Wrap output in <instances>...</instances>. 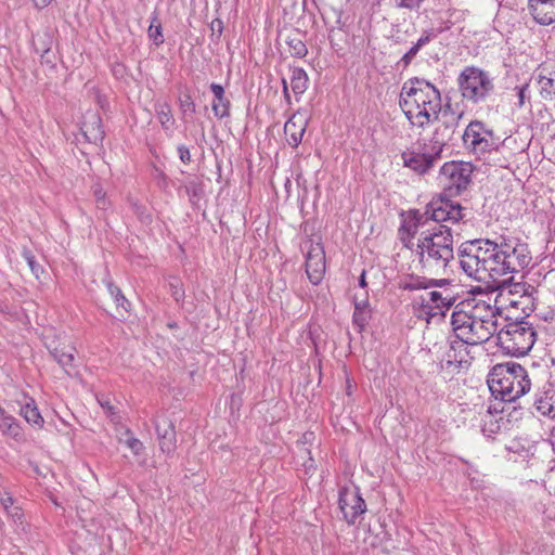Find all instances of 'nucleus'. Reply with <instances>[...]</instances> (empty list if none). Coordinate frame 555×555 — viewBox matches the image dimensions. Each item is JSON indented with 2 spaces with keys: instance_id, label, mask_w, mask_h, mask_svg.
Returning <instances> with one entry per match:
<instances>
[{
  "instance_id": "f03ea898",
  "label": "nucleus",
  "mask_w": 555,
  "mask_h": 555,
  "mask_svg": "<svg viewBox=\"0 0 555 555\" xmlns=\"http://www.w3.org/2000/svg\"><path fill=\"white\" fill-rule=\"evenodd\" d=\"M399 105L412 126L425 128L441 112L440 91L424 78L414 77L404 82Z\"/></svg>"
},
{
  "instance_id": "6ab92c4d",
  "label": "nucleus",
  "mask_w": 555,
  "mask_h": 555,
  "mask_svg": "<svg viewBox=\"0 0 555 555\" xmlns=\"http://www.w3.org/2000/svg\"><path fill=\"white\" fill-rule=\"evenodd\" d=\"M529 11L534 21L541 25L555 22V0H528Z\"/></svg>"
},
{
  "instance_id": "c03bdc74",
  "label": "nucleus",
  "mask_w": 555,
  "mask_h": 555,
  "mask_svg": "<svg viewBox=\"0 0 555 555\" xmlns=\"http://www.w3.org/2000/svg\"><path fill=\"white\" fill-rule=\"evenodd\" d=\"M23 255L29 266L30 271L38 279L40 273L43 271L42 267L36 262L35 256L29 250H24Z\"/></svg>"
},
{
  "instance_id": "49530a36",
  "label": "nucleus",
  "mask_w": 555,
  "mask_h": 555,
  "mask_svg": "<svg viewBox=\"0 0 555 555\" xmlns=\"http://www.w3.org/2000/svg\"><path fill=\"white\" fill-rule=\"evenodd\" d=\"M93 195H94L98 208L103 209V210L106 209L107 201L105 198V192L102 190L101 186L95 185L93 188Z\"/></svg>"
},
{
  "instance_id": "a18cd8bd",
  "label": "nucleus",
  "mask_w": 555,
  "mask_h": 555,
  "mask_svg": "<svg viewBox=\"0 0 555 555\" xmlns=\"http://www.w3.org/2000/svg\"><path fill=\"white\" fill-rule=\"evenodd\" d=\"M149 36L154 41L155 44H160L164 42V37L162 34V25L158 23L157 25L154 22L151 23L149 28Z\"/></svg>"
},
{
  "instance_id": "5fc2aeb1",
  "label": "nucleus",
  "mask_w": 555,
  "mask_h": 555,
  "mask_svg": "<svg viewBox=\"0 0 555 555\" xmlns=\"http://www.w3.org/2000/svg\"><path fill=\"white\" fill-rule=\"evenodd\" d=\"M188 195L191 197V201L193 198L198 197L201 193V188L196 183H190L185 186Z\"/></svg>"
},
{
  "instance_id": "0eeeda50",
  "label": "nucleus",
  "mask_w": 555,
  "mask_h": 555,
  "mask_svg": "<svg viewBox=\"0 0 555 555\" xmlns=\"http://www.w3.org/2000/svg\"><path fill=\"white\" fill-rule=\"evenodd\" d=\"M457 87L463 100L479 104L493 93L494 83L490 74L477 66H466L457 77Z\"/></svg>"
},
{
  "instance_id": "e433bc0d",
  "label": "nucleus",
  "mask_w": 555,
  "mask_h": 555,
  "mask_svg": "<svg viewBox=\"0 0 555 555\" xmlns=\"http://www.w3.org/2000/svg\"><path fill=\"white\" fill-rule=\"evenodd\" d=\"M157 118L165 130L172 127L175 119L171 114V108L167 103H157L155 105Z\"/></svg>"
},
{
  "instance_id": "bb28decb",
  "label": "nucleus",
  "mask_w": 555,
  "mask_h": 555,
  "mask_svg": "<svg viewBox=\"0 0 555 555\" xmlns=\"http://www.w3.org/2000/svg\"><path fill=\"white\" fill-rule=\"evenodd\" d=\"M0 430L3 435L15 439L16 441L22 440L23 433L18 422L0 410Z\"/></svg>"
},
{
  "instance_id": "58836bf2",
  "label": "nucleus",
  "mask_w": 555,
  "mask_h": 555,
  "mask_svg": "<svg viewBox=\"0 0 555 555\" xmlns=\"http://www.w3.org/2000/svg\"><path fill=\"white\" fill-rule=\"evenodd\" d=\"M124 437L119 438V442L125 443L127 448L133 453V455H140L144 450V444L141 440L135 438L130 429H126L124 433Z\"/></svg>"
},
{
  "instance_id": "a211bd4d",
  "label": "nucleus",
  "mask_w": 555,
  "mask_h": 555,
  "mask_svg": "<svg viewBox=\"0 0 555 555\" xmlns=\"http://www.w3.org/2000/svg\"><path fill=\"white\" fill-rule=\"evenodd\" d=\"M308 125V119L305 115L297 112L284 125V133L287 143L292 147H297L302 140Z\"/></svg>"
},
{
  "instance_id": "2eb2a0df",
  "label": "nucleus",
  "mask_w": 555,
  "mask_h": 555,
  "mask_svg": "<svg viewBox=\"0 0 555 555\" xmlns=\"http://www.w3.org/2000/svg\"><path fill=\"white\" fill-rule=\"evenodd\" d=\"M338 504L344 519L348 524H354L357 518L366 511L365 502L358 488H340Z\"/></svg>"
},
{
  "instance_id": "5701e85b",
  "label": "nucleus",
  "mask_w": 555,
  "mask_h": 555,
  "mask_svg": "<svg viewBox=\"0 0 555 555\" xmlns=\"http://www.w3.org/2000/svg\"><path fill=\"white\" fill-rule=\"evenodd\" d=\"M455 298L448 295H443V293L438 291L426 292L421 296V306L427 308L429 310L438 309L441 310L443 308H450L453 306Z\"/></svg>"
},
{
  "instance_id": "c756f323",
  "label": "nucleus",
  "mask_w": 555,
  "mask_h": 555,
  "mask_svg": "<svg viewBox=\"0 0 555 555\" xmlns=\"http://www.w3.org/2000/svg\"><path fill=\"white\" fill-rule=\"evenodd\" d=\"M76 349L74 347L54 348L51 350V356L55 361L65 370L67 374H70V370L74 367Z\"/></svg>"
},
{
  "instance_id": "8fccbe9b",
  "label": "nucleus",
  "mask_w": 555,
  "mask_h": 555,
  "mask_svg": "<svg viewBox=\"0 0 555 555\" xmlns=\"http://www.w3.org/2000/svg\"><path fill=\"white\" fill-rule=\"evenodd\" d=\"M14 503V500L10 493L7 491L0 490V505L3 508V511H8L10 507H12Z\"/></svg>"
},
{
  "instance_id": "6e6552de",
  "label": "nucleus",
  "mask_w": 555,
  "mask_h": 555,
  "mask_svg": "<svg viewBox=\"0 0 555 555\" xmlns=\"http://www.w3.org/2000/svg\"><path fill=\"white\" fill-rule=\"evenodd\" d=\"M473 166L465 162L446 163L439 173V182L450 196L460 195L472 181Z\"/></svg>"
},
{
  "instance_id": "864d4df0",
  "label": "nucleus",
  "mask_w": 555,
  "mask_h": 555,
  "mask_svg": "<svg viewBox=\"0 0 555 555\" xmlns=\"http://www.w3.org/2000/svg\"><path fill=\"white\" fill-rule=\"evenodd\" d=\"M178 153H179V158L181 159L182 163L190 164V162H191V152H190L188 146L179 145L178 146Z\"/></svg>"
},
{
  "instance_id": "1a4fd4ad",
  "label": "nucleus",
  "mask_w": 555,
  "mask_h": 555,
  "mask_svg": "<svg viewBox=\"0 0 555 555\" xmlns=\"http://www.w3.org/2000/svg\"><path fill=\"white\" fill-rule=\"evenodd\" d=\"M464 210L465 208L459 203L447 197L439 196L433 198L426 205L423 215L428 223L429 221H434L437 224H442V222L456 223L464 218Z\"/></svg>"
},
{
  "instance_id": "e2e57ef3",
  "label": "nucleus",
  "mask_w": 555,
  "mask_h": 555,
  "mask_svg": "<svg viewBox=\"0 0 555 555\" xmlns=\"http://www.w3.org/2000/svg\"><path fill=\"white\" fill-rule=\"evenodd\" d=\"M33 1L38 9H43V8L48 7L52 0H33Z\"/></svg>"
},
{
  "instance_id": "cd10ccee",
  "label": "nucleus",
  "mask_w": 555,
  "mask_h": 555,
  "mask_svg": "<svg viewBox=\"0 0 555 555\" xmlns=\"http://www.w3.org/2000/svg\"><path fill=\"white\" fill-rule=\"evenodd\" d=\"M453 135L454 134L442 125V122H438L429 140V145L433 146L437 153L441 154L444 145L452 140Z\"/></svg>"
},
{
  "instance_id": "680f3d73",
  "label": "nucleus",
  "mask_w": 555,
  "mask_h": 555,
  "mask_svg": "<svg viewBox=\"0 0 555 555\" xmlns=\"http://www.w3.org/2000/svg\"><path fill=\"white\" fill-rule=\"evenodd\" d=\"M527 292V286L526 284H522V283H517L514 285V289L512 291V293H526Z\"/></svg>"
},
{
  "instance_id": "393cba45",
  "label": "nucleus",
  "mask_w": 555,
  "mask_h": 555,
  "mask_svg": "<svg viewBox=\"0 0 555 555\" xmlns=\"http://www.w3.org/2000/svg\"><path fill=\"white\" fill-rule=\"evenodd\" d=\"M538 83L540 86V94L545 100L555 99V69L548 70L542 68L539 74Z\"/></svg>"
},
{
  "instance_id": "774afa93",
  "label": "nucleus",
  "mask_w": 555,
  "mask_h": 555,
  "mask_svg": "<svg viewBox=\"0 0 555 555\" xmlns=\"http://www.w3.org/2000/svg\"><path fill=\"white\" fill-rule=\"evenodd\" d=\"M479 313H480L481 317H487V310H480Z\"/></svg>"
},
{
  "instance_id": "c85d7f7f",
  "label": "nucleus",
  "mask_w": 555,
  "mask_h": 555,
  "mask_svg": "<svg viewBox=\"0 0 555 555\" xmlns=\"http://www.w3.org/2000/svg\"><path fill=\"white\" fill-rule=\"evenodd\" d=\"M436 37V34L434 30H425L423 35L418 38L416 43H414L409 51L401 57L400 63L403 65V67H408L413 59L416 56L418 51L426 46L428 42H430Z\"/></svg>"
},
{
  "instance_id": "9b49d317",
  "label": "nucleus",
  "mask_w": 555,
  "mask_h": 555,
  "mask_svg": "<svg viewBox=\"0 0 555 555\" xmlns=\"http://www.w3.org/2000/svg\"><path fill=\"white\" fill-rule=\"evenodd\" d=\"M502 243L508 275L522 272L532 260L528 244L515 237H502Z\"/></svg>"
},
{
  "instance_id": "bf43d9fd",
  "label": "nucleus",
  "mask_w": 555,
  "mask_h": 555,
  "mask_svg": "<svg viewBox=\"0 0 555 555\" xmlns=\"http://www.w3.org/2000/svg\"><path fill=\"white\" fill-rule=\"evenodd\" d=\"M448 283H449V281L447 279H441V280L431 279V280H429V287L442 286V285H446Z\"/></svg>"
},
{
  "instance_id": "6e6d98bb",
  "label": "nucleus",
  "mask_w": 555,
  "mask_h": 555,
  "mask_svg": "<svg viewBox=\"0 0 555 555\" xmlns=\"http://www.w3.org/2000/svg\"><path fill=\"white\" fill-rule=\"evenodd\" d=\"M529 86L526 83L521 86L520 88H517V96H518V105L521 107L525 105V100L527 98Z\"/></svg>"
},
{
  "instance_id": "dca6fc26",
  "label": "nucleus",
  "mask_w": 555,
  "mask_h": 555,
  "mask_svg": "<svg viewBox=\"0 0 555 555\" xmlns=\"http://www.w3.org/2000/svg\"><path fill=\"white\" fill-rule=\"evenodd\" d=\"M159 441V449L167 455L172 454L177 448V434L173 422L166 415H157L154 422Z\"/></svg>"
},
{
  "instance_id": "79ce46f5",
  "label": "nucleus",
  "mask_w": 555,
  "mask_h": 555,
  "mask_svg": "<svg viewBox=\"0 0 555 555\" xmlns=\"http://www.w3.org/2000/svg\"><path fill=\"white\" fill-rule=\"evenodd\" d=\"M402 289L405 291H418V289H427L429 288V280L421 279V278H412L410 281L404 282L401 285Z\"/></svg>"
},
{
  "instance_id": "052dcab7",
  "label": "nucleus",
  "mask_w": 555,
  "mask_h": 555,
  "mask_svg": "<svg viewBox=\"0 0 555 555\" xmlns=\"http://www.w3.org/2000/svg\"><path fill=\"white\" fill-rule=\"evenodd\" d=\"M282 83H283V94H284V98H285L286 102L289 104L291 103V95H289V92H288L287 81L285 79H283Z\"/></svg>"
},
{
  "instance_id": "4d7b16f0",
  "label": "nucleus",
  "mask_w": 555,
  "mask_h": 555,
  "mask_svg": "<svg viewBox=\"0 0 555 555\" xmlns=\"http://www.w3.org/2000/svg\"><path fill=\"white\" fill-rule=\"evenodd\" d=\"M353 302H354V309L357 308V305H358V307H360V308H364V309H367V308H369V301H367V299H366V298H363V299H361V300H360V299H358V297H357V296H354V300H353Z\"/></svg>"
},
{
  "instance_id": "3c124183",
  "label": "nucleus",
  "mask_w": 555,
  "mask_h": 555,
  "mask_svg": "<svg viewBox=\"0 0 555 555\" xmlns=\"http://www.w3.org/2000/svg\"><path fill=\"white\" fill-rule=\"evenodd\" d=\"M170 288H171V295L176 301L179 302L184 298V291L182 289V287L179 285L178 282L176 284L170 283Z\"/></svg>"
},
{
  "instance_id": "f8f14e48",
  "label": "nucleus",
  "mask_w": 555,
  "mask_h": 555,
  "mask_svg": "<svg viewBox=\"0 0 555 555\" xmlns=\"http://www.w3.org/2000/svg\"><path fill=\"white\" fill-rule=\"evenodd\" d=\"M403 166L413 170L417 175L427 173L435 164L441 158L429 144L420 145L418 150H408L401 153Z\"/></svg>"
},
{
  "instance_id": "603ef678",
  "label": "nucleus",
  "mask_w": 555,
  "mask_h": 555,
  "mask_svg": "<svg viewBox=\"0 0 555 555\" xmlns=\"http://www.w3.org/2000/svg\"><path fill=\"white\" fill-rule=\"evenodd\" d=\"M8 516H10L14 521H20L23 517L22 508L13 503L12 507L5 511Z\"/></svg>"
},
{
  "instance_id": "473e14b6",
  "label": "nucleus",
  "mask_w": 555,
  "mask_h": 555,
  "mask_svg": "<svg viewBox=\"0 0 555 555\" xmlns=\"http://www.w3.org/2000/svg\"><path fill=\"white\" fill-rule=\"evenodd\" d=\"M308 87V75L305 69L295 67L292 69L291 88L295 95L305 93Z\"/></svg>"
},
{
  "instance_id": "a19ab883",
  "label": "nucleus",
  "mask_w": 555,
  "mask_h": 555,
  "mask_svg": "<svg viewBox=\"0 0 555 555\" xmlns=\"http://www.w3.org/2000/svg\"><path fill=\"white\" fill-rule=\"evenodd\" d=\"M370 318V311L369 309L360 308L357 306L353 312L352 321L353 324L359 327V330H363L364 326L367 323V320Z\"/></svg>"
},
{
  "instance_id": "338daca9",
  "label": "nucleus",
  "mask_w": 555,
  "mask_h": 555,
  "mask_svg": "<svg viewBox=\"0 0 555 555\" xmlns=\"http://www.w3.org/2000/svg\"><path fill=\"white\" fill-rule=\"evenodd\" d=\"M309 462H310L309 464L305 463V465L307 466L308 469L313 466V459L310 457Z\"/></svg>"
},
{
  "instance_id": "69168bd1",
  "label": "nucleus",
  "mask_w": 555,
  "mask_h": 555,
  "mask_svg": "<svg viewBox=\"0 0 555 555\" xmlns=\"http://www.w3.org/2000/svg\"><path fill=\"white\" fill-rule=\"evenodd\" d=\"M359 284L362 288H364L366 286V282H365V271L362 272L361 276H360V280H359Z\"/></svg>"
},
{
  "instance_id": "a878e982",
  "label": "nucleus",
  "mask_w": 555,
  "mask_h": 555,
  "mask_svg": "<svg viewBox=\"0 0 555 555\" xmlns=\"http://www.w3.org/2000/svg\"><path fill=\"white\" fill-rule=\"evenodd\" d=\"M390 540V533L386 530L385 526L379 525L378 530L376 532L373 533L370 530V534L365 537L364 542L369 543L374 548L379 547L384 552L389 553L391 548H395V546L389 545Z\"/></svg>"
},
{
  "instance_id": "09e8293b",
  "label": "nucleus",
  "mask_w": 555,
  "mask_h": 555,
  "mask_svg": "<svg viewBox=\"0 0 555 555\" xmlns=\"http://www.w3.org/2000/svg\"><path fill=\"white\" fill-rule=\"evenodd\" d=\"M180 106L184 114L186 112H190L191 114L195 113V104L189 94H185L180 99Z\"/></svg>"
},
{
  "instance_id": "ea45409f",
  "label": "nucleus",
  "mask_w": 555,
  "mask_h": 555,
  "mask_svg": "<svg viewBox=\"0 0 555 555\" xmlns=\"http://www.w3.org/2000/svg\"><path fill=\"white\" fill-rule=\"evenodd\" d=\"M287 46L289 48L291 55L295 57H304L308 53V49L305 42L298 37L288 38Z\"/></svg>"
},
{
  "instance_id": "13d9d810",
  "label": "nucleus",
  "mask_w": 555,
  "mask_h": 555,
  "mask_svg": "<svg viewBox=\"0 0 555 555\" xmlns=\"http://www.w3.org/2000/svg\"><path fill=\"white\" fill-rule=\"evenodd\" d=\"M211 30L212 31L217 30L219 33V35H220L222 33V21L218 20V18L212 21V23H211Z\"/></svg>"
},
{
  "instance_id": "4be33fe9",
  "label": "nucleus",
  "mask_w": 555,
  "mask_h": 555,
  "mask_svg": "<svg viewBox=\"0 0 555 555\" xmlns=\"http://www.w3.org/2000/svg\"><path fill=\"white\" fill-rule=\"evenodd\" d=\"M488 130L489 129L486 128L482 121H470L462 135L465 146L472 152L478 150L480 146L479 142H481L482 137L488 132Z\"/></svg>"
},
{
  "instance_id": "2f4dec72",
  "label": "nucleus",
  "mask_w": 555,
  "mask_h": 555,
  "mask_svg": "<svg viewBox=\"0 0 555 555\" xmlns=\"http://www.w3.org/2000/svg\"><path fill=\"white\" fill-rule=\"evenodd\" d=\"M493 412H494V409L492 410V406H489L487 410V414L483 417V424L481 427L483 435L489 438L499 434L502 429V424H503V418L502 417H500L499 420L495 418L493 415Z\"/></svg>"
},
{
  "instance_id": "412c9836",
  "label": "nucleus",
  "mask_w": 555,
  "mask_h": 555,
  "mask_svg": "<svg viewBox=\"0 0 555 555\" xmlns=\"http://www.w3.org/2000/svg\"><path fill=\"white\" fill-rule=\"evenodd\" d=\"M469 306V304L460 302L455 306V309L451 314V325L456 338L460 337L461 331L467 328L470 321H473V317H475V306L470 312L465 310V308Z\"/></svg>"
},
{
  "instance_id": "72a5a7b5",
  "label": "nucleus",
  "mask_w": 555,
  "mask_h": 555,
  "mask_svg": "<svg viewBox=\"0 0 555 555\" xmlns=\"http://www.w3.org/2000/svg\"><path fill=\"white\" fill-rule=\"evenodd\" d=\"M463 113H457L450 108V106L440 112L438 115V122H442L453 134L455 133L457 127L460 126L461 118Z\"/></svg>"
},
{
  "instance_id": "7c9ffc66",
  "label": "nucleus",
  "mask_w": 555,
  "mask_h": 555,
  "mask_svg": "<svg viewBox=\"0 0 555 555\" xmlns=\"http://www.w3.org/2000/svg\"><path fill=\"white\" fill-rule=\"evenodd\" d=\"M480 146L478 150H475L473 153L478 155L479 157L485 156L487 153L496 152L501 141L499 137L494 135L493 130L489 129L488 132L482 137L481 142H479Z\"/></svg>"
},
{
  "instance_id": "39448f33",
  "label": "nucleus",
  "mask_w": 555,
  "mask_h": 555,
  "mask_svg": "<svg viewBox=\"0 0 555 555\" xmlns=\"http://www.w3.org/2000/svg\"><path fill=\"white\" fill-rule=\"evenodd\" d=\"M499 308L492 307L486 301L475 305V317L467 328L461 331L460 339L467 346H477L488 341L498 331Z\"/></svg>"
},
{
  "instance_id": "9d476101",
  "label": "nucleus",
  "mask_w": 555,
  "mask_h": 555,
  "mask_svg": "<svg viewBox=\"0 0 555 555\" xmlns=\"http://www.w3.org/2000/svg\"><path fill=\"white\" fill-rule=\"evenodd\" d=\"M467 345L460 339L446 341L444 353L440 359V370L446 374L444 377H452L460 373L461 369L468 364Z\"/></svg>"
},
{
  "instance_id": "ddd939ff",
  "label": "nucleus",
  "mask_w": 555,
  "mask_h": 555,
  "mask_svg": "<svg viewBox=\"0 0 555 555\" xmlns=\"http://www.w3.org/2000/svg\"><path fill=\"white\" fill-rule=\"evenodd\" d=\"M428 222L420 210H410L403 218L402 223L398 230L400 241L403 246L415 251L416 243L414 238L416 235L421 236V231L430 229Z\"/></svg>"
},
{
  "instance_id": "0e129e2a",
  "label": "nucleus",
  "mask_w": 555,
  "mask_h": 555,
  "mask_svg": "<svg viewBox=\"0 0 555 555\" xmlns=\"http://www.w3.org/2000/svg\"><path fill=\"white\" fill-rule=\"evenodd\" d=\"M548 440H550V443H551V446L553 448V451L555 452V426L551 430Z\"/></svg>"
},
{
  "instance_id": "aec40b11",
  "label": "nucleus",
  "mask_w": 555,
  "mask_h": 555,
  "mask_svg": "<svg viewBox=\"0 0 555 555\" xmlns=\"http://www.w3.org/2000/svg\"><path fill=\"white\" fill-rule=\"evenodd\" d=\"M533 405L541 415L555 418V388L548 385L537 392Z\"/></svg>"
},
{
  "instance_id": "f257e3e1",
  "label": "nucleus",
  "mask_w": 555,
  "mask_h": 555,
  "mask_svg": "<svg viewBox=\"0 0 555 555\" xmlns=\"http://www.w3.org/2000/svg\"><path fill=\"white\" fill-rule=\"evenodd\" d=\"M500 242L489 238L466 241L459 247V262L467 276L478 282L496 281L508 275L506 256Z\"/></svg>"
},
{
  "instance_id": "de8ad7c7",
  "label": "nucleus",
  "mask_w": 555,
  "mask_h": 555,
  "mask_svg": "<svg viewBox=\"0 0 555 555\" xmlns=\"http://www.w3.org/2000/svg\"><path fill=\"white\" fill-rule=\"evenodd\" d=\"M425 0H397V7L408 10H418Z\"/></svg>"
},
{
  "instance_id": "37998d69",
  "label": "nucleus",
  "mask_w": 555,
  "mask_h": 555,
  "mask_svg": "<svg viewBox=\"0 0 555 555\" xmlns=\"http://www.w3.org/2000/svg\"><path fill=\"white\" fill-rule=\"evenodd\" d=\"M494 412H499V409L494 406ZM501 413H506V415L509 417L507 418V422H511V418H514L517 421L518 418H521L522 416V409L520 406H515L506 403L505 406H502L500 410Z\"/></svg>"
},
{
  "instance_id": "7ed1b4c3",
  "label": "nucleus",
  "mask_w": 555,
  "mask_h": 555,
  "mask_svg": "<svg viewBox=\"0 0 555 555\" xmlns=\"http://www.w3.org/2000/svg\"><path fill=\"white\" fill-rule=\"evenodd\" d=\"M422 268L428 272H446L454 259L453 234L446 224H435L431 229L421 231L415 248Z\"/></svg>"
},
{
  "instance_id": "f704fd0d",
  "label": "nucleus",
  "mask_w": 555,
  "mask_h": 555,
  "mask_svg": "<svg viewBox=\"0 0 555 555\" xmlns=\"http://www.w3.org/2000/svg\"><path fill=\"white\" fill-rule=\"evenodd\" d=\"M21 414L25 418V421L31 425H37L39 427L43 425V418L38 408L36 406L34 400L25 403L21 408Z\"/></svg>"
},
{
  "instance_id": "b1692460",
  "label": "nucleus",
  "mask_w": 555,
  "mask_h": 555,
  "mask_svg": "<svg viewBox=\"0 0 555 555\" xmlns=\"http://www.w3.org/2000/svg\"><path fill=\"white\" fill-rule=\"evenodd\" d=\"M210 90L214 93V101L211 104L215 116L219 119L230 115V101L224 96V89L221 85L212 82Z\"/></svg>"
},
{
  "instance_id": "f3484780",
  "label": "nucleus",
  "mask_w": 555,
  "mask_h": 555,
  "mask_svg": "<svg viewBox=\"0 0 555 555\" xmlns=\"http://www.w3.org/2000/svg\"><path fill=\"white\" fill-rule=\"evenodd\" d=\"M80 129L89 143L98 144L104 139L102 118L98 112L88 111L83 115Z\"/></svg>"
},
{
  "instance_id": "20e7f679",
  "label": "nucleus",
  "mask_w": 555,
  "mask_h": 555,
  "mask_svg": "<svg viewBox=\"0 0 555 555\" xmlns=\"http://www.w3.org/2000/svg\"><path fill=\"white\" fill-rule=\"evenodd\" d=\"M487 382L492 396L508 404L514 403L531 388L526 369L512 362L494 365Z\"/></svg>"
},
{
  "instance_id": "423d86ee",
  "label": "nucleus",
  "mask_w": 555,
  "mask_h": 555,
  "mask_svg": "<svg viewBox=\"0 0 555 555\" xmlns=\"http://www.w3.org/2000/svg\"><path fill=\"white\" fill-rule=\"evenodd\" d=\"M537 333L531 323L526 321L507 324L498 333L500 348L512 357H522L533 347Z\"/></svg>"
},
{
  "instance_id": "4c0bfd02",
  "label": "nucleus",
  "mask_w": 555,
  "mask_h": 555,
  "mask_svg": "<svg viewBox=\"0 0 555 555\" xmlns=\"http://www.w3.org/2000/svg\"><path fill=\"white\" fill-rule=\"evenodd\" d=\"M53 39L48 31L42 34H37L34 36V48L35 51L41 56L48 53L51 50Z\"/></svg>"
},
{
  "instance_id": "4468645a",
  "label": "nucleus",
  "mask_w": 555,
  "mask_h": 555,
  "mask_svg": "<svg viewBox=\"0 0 555 555\" xmlns=\"http://www.w3.org/2000/svg\"><path fill=\"white\" fill-rule=\"evenodd\" d=\"M307 248L306 255V273L313 285H319L325 273V251L321 242L309 240L305 244Z\"/></svg>"
},
{
  "instance_id": "c9c22d12",
  "label": "nucleus",
  "mask_w": 555,
  "mask_h": 555,
  "mask_svg": "<svg viewBox=\"0 0 555 555\" xmlns=\"http://www.w3.org/2000/svg\"><path fill=\"white\" fill-rule=\"evenodd\" d=\"M106 287L111 296L114 298L118 312H128L130 308L129 300L124 296L120 288L117 287L112 281L106 282Z\"/></svg>"
}]
</instances>
